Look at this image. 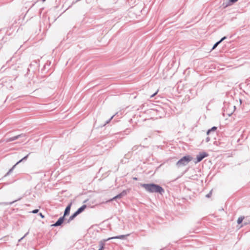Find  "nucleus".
I'll use <instances>...</instances> for the list:
<instances>
[{
  "instance_id": "nucleus-23",
  "label": "nucleus",
  "mask_w": 250,
  "mask_h": 250,
  "mask_svg": "<svg viewBox=\"0 0 250 250\" xmlns=\"http://www.w3.org/2000/svg\"><path fill=\"white\" fill-rule=\"evenodd\" d=\"M238 0H229V2L234 3L236 2Z\"/></svg>"
},
{
  "instance_id": "nucleus-22",
  "label": "nucleus",
  "mask_w": 250,
  "mask_h": 250,
  "mask_svg": "<svg viewBox=\"0 0 250 250\" xmlns=\"http://www.w3.org/2000/svg\"><path fill=\"white\" fill-rule=\"evenodd\" d=\"M158 91V90H157V91L155 93H154L153 94H152V95H151L150 98H152V97H153L154 96H155V95L157 94V93Z\"/></svg>"
},
{
  "instance_id": "nucleus-15",
  "label": "nucleus",
  "mask_w": 250,
  "mask_h": 250,
  "mask_svg": "<svg viewBox=\"0 0 250 250\" xmlns=\"http://www.w3.org/2000/svg\"><path fill=\"white\" fill-rule=\"evenodd\" d=\"M216 127L215 126H213L210 129H209L208 131H207V134H209V133L211 132V131H215L216 129Z\"/></svg>"
},
{
  "instance_id": "nucleus-17",
  "label": "nucleus",
  "mask_w": 250,
  "mask_h": 250,
  "mask_svg": "<svg viewBox=\"0 0 250 250\" xmlns=\"http://www.w3.org/2000/svg\"><path fill=\"white\" fill-rule=\"evenodd\" d=\"M100 246L101 248L98 250H103V249H104V244L102 242H100Z\"/></svg>"
},
{
  "instance_id": "nucleus-1",
  "label": "nucleus",
  "mask_w": 250,
  "mask_h": 250,
  "mask_svg": "<svg viewBox=\"0 0 250 250\" xmlns=\"http://www.w3.org/2000/svg\"><path fill=\"white\" fill-rule=\"evenodd\" d=\"M141 186L149 192H157L161 194L164 192V190L161 187L154 184H141Z\"/></svg>"
},
{
  "instance_id": "nucleus-19",
  "label": "nucleus",
  "mask_w": 250,
  "mask_h": 250,
  "mask_svg": "<svg viewBox=\"0 0 250 250\" xmlns=\"http://www.w3.org/2000/svg\"><path fill=\"white\" fill-rule=\"evenodd\" d=\"M39 212V209H34L33 210V211H32V213H37Z\"/></svg>"
},
{
  "instance_id": "nucleus-20",
  "label": "nucleus",
  "mask_w": 250,
  "mask_h": 250,
  "mask_svg": "<svg viewBox=\"0 0 250 250\" xmlns=\"http://www.w3.org/2000/svg\"><path fill=\"white\" fill-rule=\"evenodd\" d=\"M28 234V232H27L22 237H21L19 241H21L23 238H24L27 234Z\"/></svg>"
},
{
  "instance_id": "nucleus-12",
  "label": "nucleus",
  "mask_w": 250,
  "mask_h": 250,
  "mask_svg": "<svg viewBox=\"0 0 250 250\" xmlns=\"http://www.w3.org/2000/svg\"><path fill=\"white\" fill-rule=\"evenodd\" d=\"M226 39V37H224L219 41L216 42L213 46L212 50L214 49L218 45V44H219L223 41L225 40Z\"/></svg>"
},
{
  "instance_id": "nucleus-8",
  "label": "nucleus",
  "mask_w": 250,
  "mask_h": 250,
  "mask_svg": "<svg viewBox=\"0 0 250 250\" xmlns=\"http://www.w3.org/2000/svg\"><path fill=\"white\" fill-rule=\"evenodd\" d=\"M128 235H129V234L126 235V236H128ZM125 236H126V235H119V236H115V237H112L108 238L107 239L105 240L104 241H108L109 240L114 239H124L125 238Z\"/></svg>"
},
{
  "instance_id": "nucleus-14",
  "label": "nucleus",
  "mask_w": 250,
  "mask_h": 250,
  "mask_svg": "<svg viewBox=\"0 0 250 250\" xmlns=\"http://www.w3.org/2000/svg\"><path fill=\"white\" fill-rule=\"evenodd\" d=\"M17 200H15V201H13L12 202H10L9 203H6V202H3V203H0V205H11L13 203H14V202H15Z\"/></svg>"
},
{
  "instance_id": "nucleus-25",
  "label": "nucleus",
  "mask_w": 250,
  "mask_h": 250,
  "mask_svg": "<svg viewBox=\"0 0 250 250\" xmlns=\"http://www.w3.org/2000/svg\"><path fill=\"white\" fill-rule=\"evenodd\" d=\"M39 215L42 218H43L44 217V216L42 213H39Z\"/></svg>"
},
{
  "instance_id": "nucleus-7",
  "label": "nucleus",
  "mask_w": 250,
  "mask_h": 250,
  "mask_svg": "<svg viewBox=\"0 0 250 250\" xmlns=\"http://www.w3.org/2000/svg\"><path fill=\"white\" fill-rule=\"evenodd\" d=\"M64 216L60 217L55 224H54L52 225V226L58 227V226H61L62 224V223H63V222L64 221Z\"/></svg>"
},
{
  "instance_id": "nucleus-6",
  "label": "nucleus",
  "mask_w": 250,
  "mask_h": 250,
  "mask_svg": "<svg viewBox=\"0 0 250 250\" xmlns=\"http://www.w3.org/2000/svg\"><path fill=\"white\" fill-rule=\"evenodd\" d=\"M126 194H127L126 190H124L121 193H120L118 195H117V196H115L112 199H110L109 201H113V200H116L117 199L121 198L122 197L125 196L126 195Z\"/></svg>"
},
{
  "instance_id": "nucleus-2",
  "label": "nucleus",
  "mask_w": 250,
  "mask_h": 250,
  "mask_svg": "<svg viewBox=\"0 0 250 250\" xmlns=\"http://www.w3.org/2000/svg\"><path fill=\"white\" fill-rule=\"evenodd\" d=\"M192 160V157L189 155H187L183 157L180 159L176 163V166L178 167L186 166L188 163Z\"/></svg>"
},
{
  "instance_id": "nucleus-5",
  "label": "nucleus",
  "mask_w": 250,
  "mask_h": 250,
  "mask_svg": "<svg viewBox=\"0 0 250 250\" xmlns=\"http://www.w3.org/2000/svg\"><path fill=\"white\" fill-rule=\"evenodd\" d=\"M25 136L24 134H20V135H18L15 136L13 137H11V138L6 139L5 141L6 142H12V141L16 140L17 139H19L20 137H25Z\"/></svg>"
},
{
  "instance_id": "nucleus-9",
  "label": "nucleus",
  "mask_w": 250,
  "mask_h": 250,
  "mask_svg": "<svg viewBox=\"0 0 250 250\" xmlns=\"http://www.w3.org/2000/svg\"><path fill=\"white\" fill-rule=\"evenodd\" d=\"M229 107L231 108L232 110L231 111H229V112H228L227 111H226V114L230 116L233 113V112L234 111L235 108V106L234 105H231V104H229Z\"/></svg>"
},
{
  "instance_id": "nucleus-21",
  "label": "nucleus",
  "mask_w": 250,
  "mask_h": 250,
  "mask_svg": "<svg viewBox=\"0 0 250 250\" xmlns=\"http://www.w3.org/2000/svg\"><path fill=\"white\" fill-rule=\"evenodd\" d=\"M211 195V191H210L208 194H207L206 195V197H209L210 196V195Z\"/></svg>"
},
{
  "instance_id": "nucleus-24",
  "label": "nucleus",
  "mask_w": 250,
  "mask_h": 250,
  "mask_svg": "<svg viewBox=\"0 0 250 250\" xmlns=\"http://www.w3.org/2000/svg\"><path fill=\"white\" fill-rule=\"evenodd\" d=\"M209 140H210V138L208 137L206 138V142H208L209 141Z\"/></svg>"
},
{
  "instance_id": "nucleus-4",
  "label": "nucleus",
  "mask_w": 250,
  "mask_h": 250,
  "mask_svg": "<svg viewBox=\"0 0 250 250\" xmlns=\"http://www.w3.org/2000/svg\"><path fill=\"white\" fill-rule=\"evenodd\" d=\"M207 156H208V154L206 152L200 153L197 156V161L195 162V163L200 162Z\"/></svg>"
},
{
  "instance_id": "nucleus-27",
  "label": "nucleus",
  "mask_w": 250,
  "mask_h": 250,
  "mask_svg": "<svg viewBox=\"0 0 250 250\" xmlns=\"http://www.w3.org/2000/svg\"><path fill=\"white\" fill-rule=\"evenodd\" d=\"M133 179L135 180H137V178L136 177H134L133 178Z\"/></svg>"
},
{
  "instance_id": "nucleus-3",
  "label": "nucleus",
  "mask_w": 250,
  "mask_h": 250,
  "mask_svg": "<svg viewBox=\"0 0 250 250\" xmlns=\"http://www.w3.org/2000/svg\"><path fill=\"white\" fill-rule=\"evenodd\" d=\"M30 154V153H29L28 155H27L26 156H25V157H24L22 159H21V160H20L19 161H18L14 166H13V167L9 169V170L8 171V172L6 174V175H5V176L9 175L14 169V168H15V167H16V165H17L18 164H19V163H20L21 162H22V161L23 160H26L29 155Z\"/></svg>"
},
{
  "instance_id": "nucleus-16",
  "label": "nucleus",
  "mask_w": 250,
  "mask_h": 250,
  "mask_svg": "<svg viewBox=\"0 0 250 250\" xmlns=\"http://www.w3.org/2000/svg\"><path fill=\"white\" fill-rule=\"evenodd\" d=\"M244 219V218L243 217H240L238 218L237 220V223L239 224H241L243 222Z\"/></svg>"
},
{
  "instance_id": "nucleus-10",
  "label": "nucleus",
  "mask_w": 250,
  "mask_h": 250,
  "mask_svg": "<svg viewBox=\"0 0 250 250\" xmlns=\"http://www.w3.org/2000/svg\"><path fill=\"white\" fill-rule=\"evenodd\" d=\"M71 204H69L68 206H67V207L65 208V209L64 210V215L63 216H64V217L68 215L69 212H70V208H71Z\"/></svg>"
},
{
  "instance_id": "nucleus-26",
  "label": "nucleus",
  "mask_w": 250,
  "mask_h": 250,
  "mask_svg": "<svg viewBox=\"0 0 250 250\" xmlns=\"http://www.w3.org/2000/svg\"><path fill=\"white\" fill-rule=\"evenodd\" d=\"M244 225H247L248 224V223L247 222V221H245L244 222Z\"/></svg>"
},
{
  "instance_id": "nucleus-28",
  "label": "nucleus",
  "mask_w": 250,
  "mask_h": 250,
  "mask_svg": "<svg viewBox=\"0 0 250 250\" xmlns=\"http://www.w3.org/2000/svg\"><path fill=\"white\" fill-rule=\"evenodd\" d=\"M45 0H42L43 1H44Z\"/></svg>"
},
{
  "instance_id": "nucleus-11",
  "label": "nucleus",
  "mask_w": 250,
  "mask_h": 250,
  "mask_svg": "<svg viewBox=\"0 0 250 250\" xmlns=\"http://www.w3.org/2000/svg\"><path fill=\"white\" fill-rule=\"evenodd\" d=\"M86 208V206L85 205H84L82 206L81 208H80L76 211V213L78 215L81 212H82L85 208Z\"/></svg>"
},
{
  "instance_id": "nucleus-13",
  "label": "nucleus",
  "mask_w": 250,
  "mask_h": 250,
  "mask_svg": "<svg viewBox=\"0 0 250 250\" xmlns=\"http://www.w3.org/2000/svg\"><path fill=\"white\" fill-rule=\"evenodd\" d=\"M78 214L75 212L74 213H73L72 215H71L68 220V223H69L71 221L73 220L77 216Z\"/></svg>"
},
{
  "instance_id": "nucleus-18",
  "label": "nucleus",
  "mask_w": 250,
  "mask_h": 250,
  "mask_svg": "<svg viewBox=\"0 0 250 250\" xmlns=\"http://www.w3.org/2000/svg\"><path fill=\"white\" fill-rule=\"evenodd\" d=\"M114 115H113L112 116H111V117L106 122V123L104 124V125L106 124H108L109 123V122L113 119V118L114 117Z\"/></svg>"
}]
</instances>
